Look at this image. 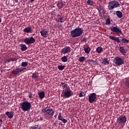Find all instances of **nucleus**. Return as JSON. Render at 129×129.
<instances>
[{"label": "nucleus", "instance_id": "1", "mask_svg": "<svg viewBox=\"0 0 129 129\" xmlns=\"http://www.w3.org/2000/svg\"><path fill=\"white\" fill-rule=\"evenodd\" d=\"M109 39L110 40H112V41H115V42H116V43H128L129 40L126 39L124 37H122V36H119V37H115L114 36H109Z\"/></svg>", "mask_w": 129, "mask_h": 129}, {"label": "nucleus", "instance_id": "2", "mask_svg": "<svg viewBox=\"0 0 129 129\" xmlns=\"http://www.w3.org/2000/svg\"><path fill=\"white\" fill-rule=\"evenodd\" d=\"M83 33V30L81 28H76L71 31L70 36L72 38H77Z\"/></svg>", "mask_w": 129, "mask_h": 129}, {"label": "nucleus", "instance_id": "3", "mask_svg": "<svg viewBox=\"0 0 129 129\" xmlns=\"http://www.w3.org/2000/svg\"><path fill=\"white\" fill-rule=\"evenodd\" d=\"M21 108L23 111H28L32 107V104L29 101H24L20 104Z\"/></svg>", "mask_w": 129, "mask_h": 129}, {"label": "nucleus", "instance_id": "4", "mask_svg": "<svg viewBox=\"0 0 129 129\" xmlns=\"http://www.w3.org/2000/svg\"><path fill=\"white\" fill-rule=\"evenodd\" d=\"M73 95V92L70 89L66 91H62L61 96L64 98H69Z\"/></svg>", "mask_w": 129, "mask_h": 129}, {"label": "nucleus", "instance_id": "5", "mask_svg": "<svg viewBox=\"0 0 129 129\" xmlns=\"http://www.w3.org/2000/svg\"><path fill=\"white\" fill-rule=\"evenodd\" d=\"M119 7V3L117 1H113L109 3L108 8V10H113L115 8Z\"/></svg>", "mask_w": 129, "mask_h": 129}, {"label": "nucleus", "instance_id": "6", "mask_svg": "<svg viewBox=\"0 0 129 129\" xmlns=\"http://www.w3.org/2000/svg\"><path fill=\"white\" fill-rule=\"evenodd\" d=\"M113 61L116 66H120L123 64L124 60L119 57H115L113 59Z\"/></svg>", "mask_w": 129, "mask_h": 129}, {"label": "nucleus", "instance_id": "7", "mask_svg": "<svg viewBox=\"0 0 129 129\" xmlns=\"http://www.w3.org/2000/svg\"><path fill=\"white\" fill-rule=\"evenodd\" d=\"M111 32L113 33H115L116 35H119V34H122V32H121V30L119 29V28H118L116 26H112L110 28Z\"/></svg>", "mask_w": 129, "mask_h": 129}, {"label": "nucleus", "instance_id": "8", "mask_svg": "<svg viewBox=\"0 0 129 129\" xmlns=\"http://www.w3.org/2000/svg\"><path fill=\"white\" fill-rule=\"evenodd\" d=\"M126 122V117L124 115H120L117 119V123H125Z\"/></svg>", "mask_w": 129, "mask_h": 129}, {"label": "nucleus", "instance_id": "9", "mask_svg": "<svg viewBox=\"0 0 129 129\" xmlns=\"http://www.w3.org/2000/svg\"><path fill=\"white\" fill-rule=\"evenodd\" d=\"M43 113H47L50 116H53L54 115V111L52 109H47V108L45 109H43L42 110Z\"/></svg>", "mask_w": 129, "mask_h": 129}, {"label": "nucleus", "instance_id": "10", "mask_svg": "<svg viewBox=\"0 0 129 129\" xmlns=\"http://www.w3.org/2000/svg\"><path fill=\"white\" fill-rule=\"evenodd\" d=\"M24 70H26V68H17L14 70L12 73V74H15V75H17L19 74V73H21V72H23Z\"/></svg>", "mask_w": 129, "mask_h": 129}, {"label": "nucleus", "instance_id": "11", "mask_svg": "<svg viewBox=\"0 0 129 129\" xmlns=\"http://www.w3.org/2000/svg\"><path fill=\"white\" fill-rule=\"evenodd\" d=\"M24 41L25 43H26V44L30 45V44H34V42H36V40H35V38H34L33 37H30V39L25 38L24 40Z\"/></svg>", "mask_w": 129, "mask_h": 129}, {"label": "nucleus", "instance_id": "12", "mask_svg": "<svg viewBox=\"0 0 129 129\" xmlns=\"http://www.w3.org/2000/svg\"><path fill=\"white\" fill-rule=\"evenodd\" d=\"M96 99V94L95 93H92L90 96L89 97V101L90 103H93Z\"/></svg>", "mask_w": 129, "mask_h": 129}, {"label": "nucleus", "instance_id": "13", "mask_svg": "<svg viewBox=\"0 0 129 129\" xmlns=\"http://www.w3.org/2000/svg\"><path fill=\"white\" fill-rule=\"evenodd\" d=\"M71 52V48L70 46H67L62 48L60 51L61 54H67Z\"/></svg>", "mask_w": 129, "mask_h": 129}, {"label": "nucleus", "instance_id": "14", "mask_svg": "<svg viewBox=\"0 0 129 129\" xmlns=\"http://www.w3.org/2000/svg\"><path fill=\"white\" fill-rule=\"evenodd\" d=\"M60 86L62 87V91H65L66 90L70 89V88L68 87V86L66 83L61 82Z\"/></svg>", "mask_w": 129, "mask_h": 129}, {"label": "nucleus", "instance_id": "15", "mask_svg": "<svg viewBox=\"0 0 129 129\" xmlns=\"http://www.w3.org/2000/svg\"><path fill=\"white\" fill-rule=\"evenodd\" d=\"M40 34L43 38H47L48 37V31H46V30H41L40 31Z\"/></svg>", "mask_w": 129, "mask_h": 129}, {"label": "nucleus", "instance_id": "16", "mask_svg": "<svg viewBox=\"0 0 129 129\" xmlns=\"http://www.w3.org/2000/svg\"><path fill=\"white\" fill-rule=\"evenodd\" d=\"M6 115L8 116L9 118H13V117H14V112H6Z\"/></svg>", "mask_w": 129, "mask_h": 129}, {"label": "nucleus", "instance_id": "17", "mask_svg": "<svg viewBox=\"0 0 129 129\" xmlns=\"http://www.w3.org/2000/svg\"><path fill=\"white\" fill-rule=\"evenodd\" d=\"M23 31L24 33H32V28L31 27H27L25 28L24 30Z\"/></svg>", "mask_w": 129, "mask_h": 129}, {"label": "nucleus", "instance_id": "18", "mask_svg": "<svg viewBox=\"0 0 129 129\" xmlns=\"http://www.w3.org/2000/svg\"><path fill=\"white\" fill-rule=\"evenodd\" d=\"M116 16L119 18V19H121L122 18V13L119 11H117L116 12Z\"/></svg>", "mask_w": 129, "mask_h": 129}, {"label": "nucleus", "instance_id": "19", "mask_svg": "<svg viewBox=\"0 0 129 129\" xmlns=\"http://www.w3.org/2000/svg\"><path fill=\"white\" fill-rule=\"evenodd\" d=\"M84 50L85 53H86L87 54H89V53H90L91 49L90 48V47H89V46H88L87 47H84Z\"/></svg>", "mask_w": 129, "mask_h": 129}, {"label": "nucleus", "instance_id": "20", "mask_svg": "<svg viewBox=\"0 0 129 129\" xmlns=\"http://www.w3.org/2000/svg\"><path fill=\"white\" fill-rule=\"evenodd\" d=\"M38 96L40 99H43L45 97V93L44 92L39 93Z\"/></svg>", "mask_w": 129, "mask_h": 129}, {"label": "nucleus", "instance_id": "21", "mask_svg": "<svg viewBox=\"0 0 129 129\" xmlns=\"http://www.w3.org/2000/svg\"><path fill=\"white\" fill-rule=\"evenodd\" d=\"M102 51H103V49L101 46L98 47L96 50V52H97V53H98V54H100V53H101Z\"/></svg>", "mask_w": 129, "mask_h": 129}, {"label": "nucleus", "instance_id": "22", "mask_svg": "<svg viewBox=\"0 0 129 129\" xmlns=\"http://www.w3.org/2000/svg\"><path fill=\"white\" fill-rule=\"evenodd\" d=\"M20 47H21V50L22 51H26V50L28 49V47H27V46H26L25 44H20Z\"/></svg>", "mask_w": 129, "mask_h": 129}, {"label": "nucleus", "instance_id": "23", "mask_svg": "<svg viewBox=\"0 0 129 129\" xmlns=\"http://www.w3.org/2000/svg\"><path fill=\"white\" fill-rule=\"evenodd\" d=\"M119 52L122 53V55H125V50L123 49V47H120L119 48Z\"/></svg>", "mask_w": 129, "mask_h": 129}, {"label": "nucleus", "instance_id": "24", "mask_svg": "<svg viewBox=\"0 0 129 129\" xmlns=\"http://www.w3.org/2000/svg\"><path fill=\"white\" fill-rule=\"evenodd\" d=\"M102 63L104 65H108V64H109V61H108V59L107 58H104Z\"/></svg>", "mask_w": 129, "mask_h": 129}, {"label": "nucleus", "instance_id": "25", "mask_svg": "<svg viewBox=\"0 0 129 129\" xmlns=\"http://www.w3.org/2000/svg\"><path fill=\"white\" fill-rule=\"evenodd\" d=\"M61 60L62 62H67V61H68V58H67V56L64 55L61 58Z\"/></svg>", "mask_w": 129, "mask_h": 129}, {"label": "nucleus", "instance_id": "26", "mask_svg": "<svg viewBox=\"0 0 129 129\" xmlns=\"http://www.w3.org/2000/svg\"><path fill=\"white\" fill-rule=\"evenodd\" d=\"M57 68L58 70H60V71H62L65 69V66H58Z\"/></svg>", "mask_w": 129, "mask_h": 129}, {"label": "nucleus", "instance_id": "27", "mask_svg": "<svg viewBox=\"0 0 129 129\" xmlns=\"http://www.w3.org/2000/svg\"><path fill=\"white\" fill-rule=\"evenodd\" d=\"M29 63H28V62L27 61H25V62H22L21 63V66L22 67H27V66H28Z\"/></svg>", "mask_w": 129, "mask_h": 129}, {"label": "nucleus", "instance_id": "28", "mask_svg": "<svg viewBox=\"0 0 129 129\" xmlns=\"http://www.w3.org/2000/svg\"><path fill=\"white\" fill-rule=\"evenodd\" d=\"M32 77L33 79H38V78H39V76H38L36 73H33Z\"/></svg>", "mask_w": 129, "mask_h": 129}, {"label": "nucleus", "instance_id": "29", "mask_svg": "<svg viewBox=\"0 0 129 129\" xmlns=\"http://www.w3.org/2000/svg\"><path fill=\"white\" fill-rule=\"evenodd\" d=\"M85 59H86L85 57L82 56L79 58L78 60L80 61V62H84V61H85Z\"/></svg>", "mask_w": 129, "mask_h": 129}, {"label": "nucleus", "instance_id": "30", "mask_svg": "<svg viewBox=\"0 0 129 129\" xmlns=\"http://www.w3.org/2000/svg\"><path fill=\"white\" fill-rule=\"evenodd\" d=\"M105 25H110V18H108L106 20Z\"/></svg>", "mask_w": 129, "mask_h": 129}, {"label": "nucleus", "instance_id": "31", "mask_svg": "<svg viewBox=\"0 0 129 129\" xmlns=\"http://www.w3.org/2000/svg\"><path fill=\"white\" fill-rule=\"evenodd\" d=\"M87 4L89 5V6H92V5H93V2L91 1V0H88L87 2Z\"/></svg>", "mask_w": 129, "mask_h": 129}, {"label": "nucleus", "instance_id": "32", "mask_svg": "<svg viewBox=\"0 0 129 129\" xmlns=\"http://www.w3.org/2000/svg\"><path fill=\"white\" fill-rule=\"evenodd\" d=\"M79 97H83L85 96V94L84 93V92H81L79 94Z\"/></svg>", "mask_w": 129, "mask_h": 129}, {"label": "nucleus", "instance_id": "33", "mask_svg": "<svg viewBox=\"0 0 129 129\" xmlns=\"http://www.w3.org/2000/svg\"><path fill=\"white\" fill-rule=\"evenodd\" d=\"M88 62L92 63V64H93L94 65H95L96 64V62H95V61L93 60V59L89 60Z\"/></svg>", "mask_w": 129, "mask_h": 129}, {"label": "nucleus", "instance_id": "34", "mask_svg": "<svg viewBox=\"0 0 129 129\" xmlns=\"http://www.w3.org/2000/svg\"><path fill=\"white\" fill-rule=\"evenodd\" d=\"M60 120L61 121H62V122L63 123H66L68 121L67 119H66L65 118H63Z\"/></svg>", "mask_w": 129, "mask_h": 129}, {"label": "nucleus", "instance_id": "35", "mask_svg": "<svg viewBox=\"0 0 129 129\" xmlns=\"http://www.w3.org/2000/svg\"><path fill=\"white\" fill-rule=\"evenodd\" d=\"M63 118H62V116L61 115V113L58 114V120H61Z\"/></svg>", "mask_w": 129, "mask_h": 129}, {"label": "nucleus", "instance_id": "36", "mask_svg": "<svg viewBox=\"0 0 129 129\" xmlns=\"http://www.w3.org/2000/svg\"><path fill=\"white\" fill-rule=\"evenodd\" d=\"M64 19V17H60L58 18V20H59V22L60 23H63V21H62V20H63Z\"/></svg>", "mask_w": 129, "mask_h": 129}, {"label": "nucleus", "instance_id": "37", "mask_svg": "<svg viewBox=\"0 0 129 129\" xmlns=\"http://www.w3.org/2000/svg\"><path fill=\"white\" fill-rule=\"evenodd\" d=\"M63 6H64V3H63L62 2H61L60 6L58 7V8H60V9H61V8H63Z\"/></svg>", "mask_w": 129, "mask_h": 129}, {"label": "nucleus", "instance_id": "38", "mask_svg": "<svg viewBox=\"0 0 129 129\" xmlns=\"http://www.w3.org/2000/svg\"><path fill=\"white\" fill-rule=\"evenodd\" d=\"M29 98H33V94L32 93H29Z\"/></svg>", "mask_w": 129, "mask_h": 129}, {"label": "nucleus", "instance_id": "39", "mask_svg": "<svg viewBox=\"0 0 129 129\" xmlns=\"http://www.w3.org/2000/svg\"><path fill=\"white\" fill-rule=\"evenodd\" d=\"M11 61H15L14 59H9L6 60V62H8V63H10L11 62Z\"/></svg>", "mask_w": 129, "mask_h": 129}, {"label": "nucleus", "instance_id": "40", "mask_svg": "<svg viewBox=\"0 0 129 129\" xmlns=\"http://www.w3.org/2000/svg\"><path fill=\"white\" fill-rule=\"evenodd\" d=\"M3 119H0V127L1 126H2V124H3Z\"/></svg>", "mask_w": 129, "mask_h": 129}, {"label": "nucleus", "instance_id": "41", "mask_svg": "<svg viewBox=\"0 0 129 129\" xmlns=\"http://www.w3.org/2000/svg\"><path fill=\"white\" fill-rule=\"evenodd\" d=\"M30 129H37V127L33 126H31L30 127Z\"/></svg>", "mask_w": 129, "mask_h": 129}, {"label": "nucleus", "instance_id": "42", "mask_svg": "<svg viewBox=\"0 0 129 129\" xmlns=\"http://www.w3.org/2000/svg\"><path fill=\"white\" fill-rule=\"evenodd\" d=\"M82 42H86L87 41V39L86 38H84L82 40Z\"/></svg>", "mask_w": 129, "mask_h": 129}, {"label": "nucleus", "instance_id": "43", "mask_svg": "<svg viewBox=\"0 0 129 129\" xmlns=\"http://www.w3.org/2000/svg\"><path fill=\"white\" fill-rule=\"evenodd\" d=\"M56 122H54V123H53V124H52V125L53 126H56Z\"/></svg>", "mask_w": 129, "mask_h": 129}, {"label": "nucleus", "instance_id": "44", "mask_svg": "<svg viewBox=\"0 0 129 129\" xmlns=\"http://www.w3.org/2000/svg\"><path fill=\"white\" fill-rule=\"evenodd\" d=\"M55 21H56V22H58V23H59V19H55Z\"/></svg>", "mask_w": 129, "mask_h": 129}, {"label": "nucleus", "instance_id": "45", "mask_svg": "<svg viewBox=\"0 0 129 129\" xmlns=\"http://www.w3.org/2000/svg\"><path fill=\"white\" fill-rule=\"evenodd\" d=\"M40 120H43V117H40Z\"/></svg>", "mask_w": 129, "mask_h": 129}, {"label": "nucleus", "instance_id": "46", "mask_svg": "<svg viewBox=\"0 0 129 129\" xmlns=\"http://www.w3.org/2000/svg\"><path fill=\"white\" fill-rule=\"evenodd\" d=\"M57 17H61V16H60V14H58Z\"/></svg>", "mask_w": 129, "mask_h": 129}, {"label": "nucleus", "instance_id": "47", "mask_svg": "<svg viewBox=\"0 0 129 129\" xmlns=\"http://www.w3.org/2000/svg\"><path fill=\"white\" fill-rule=\"evenodd\" d=\"M35 0H30V2H34Z\"/></svg>", "mask_w": 129, "mask_h": 129}, {"label": "nucleus", "instance_id": "48", "mask_svg": "<svg viewBox=\"0 0 129 129\" xmlns=\"http://www.w3.org/2000/svg\"><path fill=\"white\" fill-rule=\"evenodd\" d=\"M2 23V20L0 19V24Z\"/></svg>", "mask_w": 129, "mask_h": 129}, {"label": "nucleus", "instance_id": "49", "mask_svg": "<svg viewBox=\"0 0 129 129\" xmlns=\"http://www.w3.org/2000/svg\"><path fill=\"white\" fill-rule=\"evenodd\" d=\"M16 3H18V0L15 1Z\"/></svg>", "mask_w": 129, "mask_h": 129}, {"label": "nucleus", "instance_id": "50", "mask_svg": "<svg viewBox=\"0 0 129 129\" xmlns=\"http://www.w3.org/2000/svg\"><path fill=\"white\" fill-rule=\"evenodd\" d=\"M58 28H61V26H59L58 27Z\"/></svg>", "mask_w": 129, "mask_h": 129}, {"label": "nucleus", "instance_id": "51", "mask_svg": "<svg viewBox=\"0 0 129 129\" xmlns=\"http://www.w3.org/2000/svg\"><path fill=\"white\" fill-rule=\"evenodd\" d=\"M100 1V2H101L102 0H99Z\"/></svg>", "mask_w": 129, "mask_h": 129}, {"label": "nucleus", "instance_id": "52", "mask_svg": "<svg viewBox=\"0 0 129 129\" xmlns=\"http://www.w3.org/2000/svg\"><path fill=\"white\" fill-rule=\"evenodd\" d=\"M58 5H59V4H57V6H58Z\"/></svg>", "mask_w": 129, "mask_h": 129}, {"label": "nucleus", "instance_id": "53", "mask_svg": "<svg viewBox=\"0 0 129 129\" xmlns=\"http://www.w3.org/2000/svg\"><path fill=\"white\" fill-rule=\"evenodd\" d=\"M54 117H56V115L54 116Z\"/></svg>", "mask_w": 129, "mask_h": 129}, {"label": "nucleus", "instance_id": "54", "mask_svg": "<svg viewBox=\"0 0 129 129\" xmlns=\"http://www.w3.org/2000/svg\"><path fill=\"white\" fill-rule=\"evenodd\" d=\"M38 129H40V128H39Z\"/></svg>", "mask_w": 129, "mask_h": 129}, {"label": "nucleus", "instance_id": "55", "mask_svg": "<svg viewBox=\"0 0 129 129\" xmlns=\"http://www.w3.org/2000/svg\"><path fill=\"white\" fill-rule=\"evenodd\" d=\"M38 129H40V128H39Z\"/></svg>", "mask_w": 129, "mask_h": 129}]
</instances>
